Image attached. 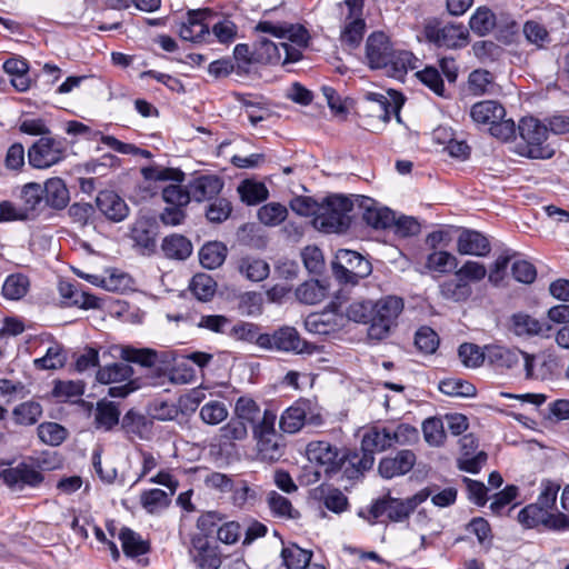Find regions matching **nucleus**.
Here are the masks:
<instances>
[{
  "label": "nucleus",
  "instance_id": "nucleus-1",
  "mask_svg": "<svg viewBox=\"0 0 569 569\" xmlns=\"http://www.w3.org/2000/svg\"><path fill=\"white\" fill-rule=\"evenodd\" d=\"M365 58L370 69L385 70L388 77L396 79H403L417 62L412 52L393 49L389 37L382 31L372 32L367 38Z\"/></svg>",
  "mask_w": 569,
  "mask_h": 569
},
{
  "label": "nucleus",
  "instance_id": "nucleus-2",
  "mask_svg": "<svg viewBox=\"0 0 569 569\" xmlns=\"http://www.w3.org/2000/svg\"><path fill=\"white\" fill-rule=\"evenodd\" d=\"M353 209L351 198L342 194H333L326 198L319 207L318 214L313 218L312 223L316 229L323 232H343L350 223V212Z\"/></svg>",
  "mask_w": 569,
  "mask_h": 569
},
{
  "label": "nucleus",
  "instance_id": "nucleus-3",
  "mask_svg": "<svg viewBox=\"0 0 569 569\" xmlns=\"http://www.w3.org/2000/svg\"><path fill=\"white\" fill-rule=\"evenodd\" d=\"M519 136L521 141L518 144L519 153L531 159H549L555 150L546 143L548 128L533 117H525L520 120Z\"/></svg>",
  "mask_w": 569,
  "mask_h": 569
},
{
  "label": "nucleus",
  "instance_id": "nucleus-4",
  "mask_svg": "<svg viewBox=\"0 0 569 569\" xmlns=\"http://www.w3.org/2000/svg\"><path fill=\"white\" fill-rule=\"evenodd\" d=\"M422 36L429 44L437 48L461 49L469 42V30L462 23H443L438 18L425 20Z\"/></svg>",
  "mask_w": 569,
  "mask_h": 569
},
{
  "label": "nucleus",
  "instance_id": "nucleus-5",
  "mask_svg": "<svg viewBox=\"0 0 569 569\" xmlns=\"http://www.w3.org/2000/svg\"><path fill=\"white\" fill-rule=\"evenodd\" d=\"M402 310L403 301L399 297L388 296L376 301L369 319V339L380 341L388 338Z\"/></svg>",
  "mask_w": 569,
  "mask_h": 569
},
{
  "label": "nucleus",
  "instance_id": "nucleus-6",
  "mask_svg": "<svg viewBox=\"0 0 569 569\" xmlns=\"http://www.w3.org/2000/svg\"><path fill=\"white\" fill-rule=\"evenodd\" d=\"M274 422L276 415L271 410H264L261 421L253 427L258 456L266 462L278 461L286 452V440L276 431Z\"/></svg>",
  "mask_w": 569,
  "mask_h": 569
},
{
  "label": "nucleus",
  "instance_id": "nucleus-7",
  "mask_svg": "<svg viewBox=\"0 0 569 569\" xmlns=\"http://www.w3.org/2000/svg\"><path fill=\"white\" fill-rule=\"evenodd\" d=\"M372 271L371 263L357 251L340 249L332 261V272L341 283L357 284Z\"/></svg>",
  "mask_w": 569,
  "mask_h": 569
},
{
  "label": "nucleus",
  "instance_id": "nucleus-8",
  "mask_svg": "<svg viewBox=\"0 0 569 569\" xmlns=\"http://www.w3.org/2000/svg\"><path fill=\"white\" fill-rule=\"evenodd\" d=\"M301 48L286 41L276 43L264 37H259L254 43V59L262 64H287L301 59Z\"/></svg>",
  "mask_w": 569,
  "mask_h": 569
},
{
  "label": "nucleus",
  "instance_id": "nucleus-9",
  "mask_svg": "<svg viewBox=\"0 0 569 569\" xmlns=\"http://www.w3.org/2000/svg\"><path fill=\"white\" fill-rule=\"evenodd\" d=\"M410 515V507H407L406 501L392 498L389 493L375 500L367 510L361 509L358 512L359 517L370 523L386 520L400 522Z\"/></svg>",
  "mask_w": 569,
  "mask_h": 569
},
{
  "label": "nucleus",
  "instance_id": "nucleus-10",
  "mask_svg": "<svg viewBox=\"0 0 569 569\" xmlns=\"http://www.w3.org/2000/svg\"><path fill=\"white\" fill-rule=\"evenodd\" d=\"M261 343L262 349L268 351L293 355L309 352V343L291 326H281L271 332H264Z\"/></svg>",
  "mask_w": 569,
  "mask_h": 569
},
{
  "label": "nucleus",
  "instance_id": "nucleus-11",
  "mask_svg": "<svg viewBox=\"0 0 569 569\" xmlns=\"http://www.w3.org/2000/svg\"><path fill=\"white\" fill-rule=\"evenodd\" d=\"M211 18H218V13L209 8L188 11L179 27L180 38L194 43H212Z\"/></svg>",
  "mask_w": 569,
  "mask_h": 569
},
{
  "label": "nucleus",
  "instance_id": "nucleus-12",
  "mask_svg": "<svg viewBox=\"0 0 569 569\" xmlns=\"http://www.w3.org/2000/svg\"><path fill=\"white\" fill-rule=\"evenodd\" d=\"M306 456L311 463L322 467L328 477H332L341 470L346 452L328 441L315 440L307 445Z\"/></svg>",
  "mask_w": 569,
  "mask_h": 569
},
{
  "label": "nucleus",
  "instance_id": "nucleus-13",
  "mask_svg": "<svg viewBox=\"0 0 569 569\" xmlns=\"http://www.w3.org/2000/svg\"><path fill=\"white\" fill-rule=\"evenodd\" d=\"M322 422L321 415L312 411L310 401L298 400L281 413L279 427L284 433L293 435L299 432L306 423L320 426Z\"/></svg>",
  "mask_w": 569,
  "mask_h": 569
},
{
  "label": "nucleus",
  "instance_id": "nucleus-14",
  "mask_svg": "<svg viewBox=\"0 0 569 569\" xmlns=\"http://www.w3.org/2000/svg\"><path fill=\"white\" fill-rule=\"evenodd\" d=\"M64 147L61 141L50 137H41L28 150L31 167L46 169L57 164L64 158Z\"/></svg>",
  "mask_w": 569,
  "mask_h": 569
},
{
  "label": "nucleus",
  "instance_id": "nucleus-15",
  "mask_svg": "<svg viewBox=\"0 0 569 569\" xmlns=\"http://www.w3.org/2000/svg\"><path fill=\"white\" fill-rule=\"evenodd\" d=\"M349 9V16L346 19L345 27L341 31V43L350 49L357 48L365 34L366 22L362 19V0H346Z\"/></svg>",
  "mask_w": 569,
  "mask_h": 569
},
{
  "label": "nucleus",
  "instance_id": "nucleus-16",
  "mask_svg": "<svg viewBox=\"0 0 569 569\" xmlns=\"http://www.w3.org/2000/svg\"><path fill=\"white\" fill-rule=\"evenodd\" d=\"M257 32L268 33L279 40H288L295 47L305 48L308 44L309 34L305 27L291 23H274L259 21L254 27Z\"/></svg>",
  "mask_w": 569,
  "mask_h": 569
},
{
  "label": "nucleus",
  "instance_id": "nucleus-17",
  "mask_svg": "<svg viewBox=\"0 0 569 569\" xmlns=\"http://www.w3.org/2000/svg\"><path fill=\"white\" fill-rule=\"evenodd\" d=\"M43 480L44 477L40 470L33 465L22 461L8 470L6 485L12 490L21 491L27 487L38 488Z\"/></svg>",
  "mask_w": 569,
  "mask_h": 569
},
{
  "label": "nucleus",
  "instance_id": "nucleus-18",
  "mask_svg": "<svg viewBox=\"0 0 569 569\" xmlns=\"http://www.w3.org/2000/svg\"><path fill=\"white\" fill-rule=\"evenodd\" d=\"M192 557L199 569H219L221 557L218 547L207 539L206 536H193Z\"/></svg>",
  "mask_w": 569,
  "mask_h": 569
},
{
  "label": "nucleus",
  "instance_id": "nucleus-19",
  "mask_svg": "<svg viewBox=\"0 0 569 569\" xmlns=\"http://www.w3.org/2000/svg\"><path fill=\"white\" fill-rule=\"evenodd\" d=\"M509 330L519 338L528 339L536 336H548L551 327L528 313L517 312L509 319Z\"/></svg>",
  "mask_w": 569,
  "mask_h": 569
},
{
  "label": "nucleus",
  "instance_id": "nucleus-20",
  "mask_svg": "<svg viewBox=\"0 0 569 569\" xmlns=\"http://www.w3.org/2000/svg\"><path fill=\"white\" fill-rule=\"evenodd\" d=\"M457 251L462 256L486 257L491 251V244L483 233L463 229L457 238Z\"/></svg>",
  "mask_w": 569,
  "mask_h": 569
},
{
  "label": "nucleus",
  "instance_id": "nucleus-21",
  "mask_svg": "<svg viewBox=\"0 0 569 569\" xmlns=\"http://www.w3.org/2000/svg\"><path fill=\"white\" fill-rule=\"evenodd\" d=\"M99 211L110 221H123L129 214V207L126 201L114 191H100L96 198Z\"/></svg>",
  "mask_w": 569,
  "mask_h": 569
},
{
  "label": "nucleus",
  "instance_id": "nucleus-22",
  "mask_svg": "<svg viewBox=\"0 0 569 569\" xmlns=\"http://www.w3.org/2000/svg\"><path fill=\"white\" fill-rule=\"evenodd\" d=\"M416 459L412 450H400L395 457H386L380 460L379 473L386 479L406 475L413 468Z\"/></svg>",
  "mask_w": 569,
  "mask_h": 569
},
{
  "label": "nucleus",
  "instance_id": "nucleus-23",
  "mask_svg": "<svg viewBox=\"0 0 569 569\" xmlns=\"http://www.w3.org/2000/svg\"><path fill=\"white\" fill-rule=\"evenodd\" d=\"M359 207L363 210L362 219L368 226L387 229L395 224V212L389 208L379 207L373 199L362 197Z\"/></svg>",
  "mask_w": 569,
  "mask_h": 569
},
{
  "label": "nucleus",
  "instance_id": "nucleus-24",
  "mask_svg": "<svg viewBox=\"0 0 569 569\" xmlns=\"http://www.w3.org/2000/svg\"><path fill=\"white\" fill-rule=\"evenodd\" d=\"M223 186V180L216 174L196 177L188 184L191 199L197 202L212 200L221 192Z\"/></svg>",
  "mask_w": 569,
  "mask_h": 569
},
{
  "label": "nucleus",
  "instance_id": "nucleus-25",
  "mask_svg": "<svg viewBox=\"0 0 569 569\" xmlns=\"http://www.w3.org/2000/svg\"><path fill=\"white\" fill-rule=\"evenodd\" d=\"M366 99L377 104L379 111L378 117L382 121L388 122L391 114H396L398 120H400L399 112L405 102V98L401 93L395 90H389L388 96L380 92H368Z\"/></svg>",
  "mask_w": 569,
  "mask_h": 569
},
{
  "label": "nucleus",
  "instance_id": "nucleus-26",
  "mask_svg": "<svg viewBox=\"0 0 569 569\" xmlns=\"http://www.w3.org/2000/svg\"><path fill=\"white\" fill-rule=\"evenodd\" d=\"M393 447L391 437V425L373 426L362 437L361 451L365 453L385 451Z\"/></svg>",
  "mask_w": 569,
  "mask_h": 569
},
{
  "label": "nucleus",
  "instance_id": "nucleus-27",
  "mask_svg": "<svg viewBox=\"0 0 569 569\" xmlns=\"http://www.w3.org/2000/svg\"><path fill=\"white\" fill-rule=\"evenodd\" d=\"M158 224L150 218L138 219L132 229L131 238L137 246L151 253L157 248Z\"/></svg>",
  "mask_w": 569,
  "mask_h": 569
},
{
  "label": "nucleus",
  "instance_id": "nucleus-28",
  "mask_svg": "<svg viewBox=\"0 0 569 569\" xmlns=\"http://www.w3.org/2000/svg\"><path fill=\"white\" fill-rule=\"evenodd\" d=\"M506 116L505 107L496 100H483L472 104L470 117L477 126H491Z\"/></svg>",
  "mask_w": 569,
  "mask_h": 569
},
{
  "label": "nucleus",
  "instance_id": "nucleus-29",
  "mask_svg": "<svg viewBox=\"0 0 569 569\" xmlns=\"http://www.w3.org/2000/svg\"><path fill=\"white\" fill-rule=\"evenodd\" d=\"M487 360L497 369H512L520 365L522 350L500 345L486 346Z\"/></svg>",
  "mask_w": 569,
  "mask_h": 569
},
{
  "label": "nucleus",
  "instance_id": "nucleus-30",
  "mask_svg": "<svg viewBox=\"0 0 569 569\" xmlns=\"http://www.w3.org/2000/svg\"><path fill=\"white\" fill-rule=\"evenodd\" d=\"M438 289L441 299L455 303L466 302L472 295L471 284L457 276L440 282Z\"/></svg>",
  "mask_w": 569,
  "mask_h": 569
},
{
  "label": "nucleus",
  "instance_id": "nucleus-31",
  "mask_svg": "<svg viewBox=\"0 0 569 569\" xmlns=\"http://www.w3.org/2000/svg\"><path fill=\"white\" fill-rule=\"evenodd\" d=\"M375 457L371 453L346 452V458L341 470L343 477L349 480L360 478L365 471L370 470L373 466Z\"/></svg>",
  "mask_w": 569,
  "mask_h": 569
},
{
  "label": "nucleus",
  "instance_id": "nucleus-32",
  "mask_svg": "<svg viewBox=\"0 0 569 569\" xmlns=\"http://www.w3.org/2000/svg\"><path fill=\"white\" fill-rule=\"evenodd\" d=\"M44 207L63 209L69 201V191L60 178H51L42 187Z\"/></svg>",
  "mask_w": 569,
  "mask_h": 569
},
{
  "label": "nucleus",
  "instance_id": "nucleus-33",
  "mask_svg": "<svg viewBox=\"0 0 569 569\" xmlns=\"http://www.w3.org/2000/svg\"><path fill=\"white\" fill-rule=\"evenodd\" d=\"M20 206L30 218L44 208L42 186L36 182L24 184L19 194Z\"/></svg>",
  "mask_w": 569,
  "mask_h": 569
},
{
  "label": "nucleus",
  "instance_id": "nucleus-34",
  "mask_svg": "<svg viewBox=\"0 0 569 569\" xmlns=\"http://www.w3.org/2000/svg\"><path fill=\"white\" fill-rule=\"evenodd\" d=\"M161 249L169 259L184 260L192 253V243L184 236L173 233L163 239Z\"/></svg>",
  "mask_w": 569,
  "mask_h": 569
},
{
  "label": "nucleus",
  "instance_id": "nucleus-35",
  "mask_svg": "<svg viewBox=\"0 0 569 569\" xmlns=\"http://www.w3.org/2000/svg\"><path fill=\"white\" fill-rule=\"evenodd\" d=\"M458 259L455 254L446 250H433L426 258L425 267L431 272L447 274L456 271Z\"/></svg>",
  "mask_w": 569,
  "mask_h": 569
},
{
  "label": "nucleus",
  "instance_id": "nucleus-36",
  "mask_svg": "<svg viewBox=\"0 0 569 569\" xmlns=\"http://www.w3.org/2000/svg\"><path fill=\"white\" fill-rule=\"evenodd\" d=\"M120 410L114 402L101 400L94 411V423L99 429L111 430L119 423Z\"/></svg>",
  "mask_w": 569,
  "mask_h": 569
},
{
  "label": "nucleus",
  "instance_id": "nucleus-37",
  "mask_svg": "<svg viewBox=\"0 0 569 569\" xmlns=\"http://www.w3.org/2000/svg\"><path fill=\"white\" fill-rule=\"evenodd\" d=\"M228 336L238 341L254 343L262 349L261 341L264 333L260 332V328L256 323L239 321L229 328Z\"/></svg>",
  "mask_w": 569,
  "mask_h": 569
},
{
  "label": "nucleus",
  "instance_id": "nucleus-38",
  "mask_svg": "<svg viewBox=\"0 0 569 569\" xmlns=\"http://www.w3.org/2000/svg\"><path fill=\"white\" fill-rule=\"evenodd\" d=\"M210 33L212 34V42L217 40L222 44H229L236 40L238 27L230 19L218 14V18H211Z\"/></svg>",
  "mask_w": 569,
  "mask_h": 569
},
{
  "label": "nucleus",
  "instance_id": "nucleus-39",
  "mask_svg": "<svg viewBox=\"0 0 569 569\" xmlns=\"http://www.w3.org/2000/svg\"><path fill=\"white\" fill-rule=\"evenodd\" d=\"M328 295L327 287L319 280H309L296 289L297 299L305 305H317Z\"/></svg>",
  "mask_w": 569,
  "mask_h": 569
},
{
  "label": "nucleus",
  "instance_id": "nucleus-40",
  "mask_svg": "<svg viewBox=\"0 0 569 569\" xmlns=\"http://www.w3.org/2000/svg\"><path fill=\"white\" fill-rule=\"evenodd\" d=\"M133 369L126 362H116L110 366L102 367L97 372V380L100 383L109 385L113 382H122L131 379Z\"/></svg>",
  "mask_w": 569,
  "mask_h": 569
},
{
  "label": "nucleus",
  "instance_id": "nucleus-41",
  "mask_svg": "<svg viewBox=\"0 0 569 569\" xmlns=\"http://www.w3.org/2000/svg\"><path fill=\"white\" fill-rule=\"evenodd\" d=\"M226 256V246L218 241L203 244L199 251L201 266L211 270L220 267L223 263Z\"/></svg>",
  "mask_w": 569,
  "mask_h": 569
},
{
  "label": "nucleus",
  "instance_id": "nucleus-42",
  "mask_svg": "<svg viewBox=\"0 0 569 569\" xmlns=\"http://www.w3.org/2000/svg\"><path fill=\"white\" fill-rule=\"evenodd\" d=\"M469 27L473 33L483 37L496 27V14L488 7H479L469 20Z\"/></svg>",
  "mask_w": 569,
  "mask_h": 569
},
{
  "label": "nucleus",
  "instance_id": "nucleus-43",
  "mask_svg": "<svg viewBox=\"0 0 569 569\" xmlns=\"http://www.w3.org/2000/svg\"><path fill=\"white\" fill-rule=\"evenodd\" d=\"M119 539L122 545V550L128 557L134 558L149 551V543L142 540L141 537L130 528H122L119 533Z\"/></svg>",
  "mask_w": 569,
  "mask_h": 569
},
{
  "label": "nucleus",
  "instance_id": "nucleus-44",
  "mask_svg": "<svg viewBox=\"0 0 569 569\" xmlns=\"http://www.w3.org/2000/svg\"><path fill=\"white\" fill-rule=\"evenodd\" d=\"M239 271L250 281H262L270 272L269 264L259 258L244 257L239 262Z\"/></svg>",
  "mask_w": 569,
  "mask_h": 569
},
{
  "label": "nucleus",
  "instance_id": "nucleus-45",
  "mask_svg": "<svg viewBox=\"0 0 569 569\" xmlns=\"http://www.w3.org/2000/svg\"><path fill=\"white\" fill-rule=\"evenodd\" d=\"M41 416V405L32 400L21 402L12 410L13 420L20 426H32L38 422Z\"/></svg>",
  "mask_w": 569,
  "mask_h": 569
},
{
  "label": "nucleus",
  "instance_id": "nucleus-46",
  "mask_svg": "<svg viewBox=\"0 0 569 569\" xmlns=\"http://www.w3.org/2000/svg\"><path fill=\"white\" fill-rule=\"evenodd\" d=\"M66 360L63 347L56 342L47 349L43 357L34 359L33 363L40 370H56L62 368Z\"/></svg>",
  "mask_w": 569,
  "mask_h": 569
},
{
  "label": "nucleus",
  "instance_id": "nucleus-47",
  "mask_svg": "<svg viewBox=\"0 0 569 569\" xmlns=\"http://www.w3.org/2000/svg\"><path fill=\"white\" fill-rule=\"evenodd\" d=\"M29 279L21 273H13L7 277L1 291L4 298L9 300H19L23 298L29 290Z\"/></svg>",
  "mask_w": 569,
  "mask_h": 569
},
{
  "label": "nucleus",
  "instance_id": "nucleus-48",
  "mask_svg": "<svg viewBox=\"0 0 569 569\" xmlns=\"http://www.w3.org/2000/svg\"><path fill=\"white\" fill-rule=\"evenodd\" d=\"M190 290L198 300L206 302L213 298L217 283L210 276L197 273L191 280Z\"/></svg>",
  "mask_w": 569,
  "mask_h": 569
},
{
  "label": "nucleus",
  "instance_id": "nucleus-49",
  "mask_svg": "<svg viewBox=\"0 0 569 569\" xmlns=\"http://www.w3.org/2000/svg\"><path fill=\"white\" fill-rule=\"evenodd\" d=\"M281 557L287 569H303L311 561L312 552L292 545L282 549Z\"/></svg>",
  "mask_w": 569,
  "mask_h": 569
},
{
  "label": "nucleus",
  "instance_id": "nucleus-50",
  "mask_svg": "<svg viewBox=\"0 0 569 569\" xmlns=\"http://www.w3.org/2000/svg\"><path fill=\"white\" fill-rule=\"evenodd\" d=\"M458 357L465 367L478 368L487 360V350L486 347L482 350L475 343L465 342L458 348Z\"/></svg>",
  "mask_w": 569,
  "mask_h": 569
},
{
  "label": "nucleus",
  "instance_id": "nucleus-51",
  "mask_svg": "<svg viewBox=\"0 0 569 569\" xmlns=\"http://www.w3.org/2000/svg\"><path fill=\"white\" fill-rule=\"evenodd\" d=\"M238 192L243 202L249 206L258 204L268 198V189L261 182L243 181L238 187Z\"/></svg>",
  "mask_w": 569,
  "mask_h": 569
},
{
  "label": "nucleus",
  "instance_id": "nucleus-52",
  "mask_svg": "<svg viewBox=\"0 0 569 569\" xmlns=\"http://www.w3.org/2000/svg\"><path fill=\"white\" fill-rule=\"evenodd\" d=\"M548 513V509H545L538 505L530 503L522 508L518 513V521L528 529L537 528L539 526H543L546 521V517Z\"/></svg>",
  "mask_w": 569,
  "mask_h": 569
},
{
  "label": "nucleus",
  "instance_id": "nucleus-53",
  "mask_svg": "<svg viewBox=\"0 0 569 569\" xmlns=\"http://www.w3.org/2000/svg\"><path fill=\"white\" fill-rule=\"evenodd\" d=\"M200 418L206 425L217 426L228 417V409L222 401L210 400L200 409Z\"/></svg>",
  "mask_w": 569,
  "mask_h": 569
},
{
  "label": "nucleus",
  "instance_id": "nucleus-54",
  "mask_svg": "<svg viewBox=\"0 0 569 569\" xmlns=\"http://www.w3.org/2000/svg\"><path fill=\"white\" fill-rule=\"evenodd\" d=\"M37 431L39 439L50 446H59L68 435L67 429L57 422H43L39 425Z\"/></svg>",
  "mask_w": 569,
  "mask_h": 569
},
{
  "label": "nucleus",
  "instance_id": "nucleus-55",
  "mask_svg": "<svg viewBox=\"0 0 569 569\" xmlns=\"http://www.w3.org/2000/svg\"><path fill=\"white\" fill-rule=\"evenodd\" d=\"M141 506L149 512L154 513L169 506V495L161 489L146 490L140 496Z\"/></svg>",
  "mask_w": 569,
  "mask_h": 569
},
{
  "label": "nucleus",
  "instance_id": "nucleus-56",
  "mask_svg": "<svg viewBox=\"0 0 569 569\" xmlns=\"http://www.w3.org/2000/svg\"><path fill=\"white\" fill-rule=\"evenodd\" d=\"M287 214V208L278 202L267 203L258 210V218L260 222L270 227L280 224L286 220Z\"/></svg>",
  "mask_w": 569,
  "mask_h": 569
},
{
  "label": "nucleus",
  "instance_id": "nucleus-57",
  "mask_svg": "<svg viewBox=\"0 0 569 569\" xmlns=\"http://www.w3.org/2000/svg\"><path fill=\"white\" fill-rule=\"evenodd\" d=\"M267 502L271 512L277 517L296 518L298 515L291 501L274 490L268 493Z\"/></svg>",
  "mask_w": 569,
  "mask_h": 569
},
{
  "label": "nucleus",
  "instance_id": "nucleus-58",
  "mask_svg": "<svg viewBox=\"0 0 569 569\" xmlns=\"http://www.w3.org/2000/svg\"><path fill=\"white\" fill-rule=\"evenodd\" d=\"M439 390L452 397H472L476 395V387L461 379H445L439 385Z\"/></svg>",
  "mask_w": 569,
  "mask_h": 569
},
{
  "label": "nucleus",
  "instance_id": "nucleus-59",
  "mask_svg": "<svg viewBox=\"0 0 569 569\" xmlns=\"http://www.w3.org/2000/svg\"><path fill=\"white\" fill-rule=\"evenodd\" d=\"M121 358L127 362L139 363L143 367H152L157 362V352L149 348L137 349L126 347L121 350Z\"/></svg>",
  "mask_w": 569,
  "mask_h": 569
},
{
  "label": "nucleus",
  "instance_id": "nucleus-60",
  "mask_svg": "<svg viewBox=\"0 0 569 569\" xmlns=\"http://www.w3.org/2000/svg\"><path fill=\"white\" fill-rule=\"evenodd\" d=\"M425 440L435 447H439L446 439L443 422L439 418H428L422 423Z\"/></svg>",
  "mask_w": 569,
  "mask_h": 569
},
{
  "label": "nucleus",
  "instance_id": "nucleus-61",
  "mask_svg": "<svg viewBox=\"0 0 569 569\" xmlns=\"http://www.w3.org/2000/svg\"><path fill=\"white\" fill-rule=\"evenodd\" d=\"M236 418L244 423H254L260 415V407L249 397H240L234 406Z\"/></svg>",
  "mask_w": 569,
  "mask_h": 569
},
{
  "label": "nucleus",
  "instance_id": "nucleus-62",
  "mask_svg": "<svg viewBox=\"0 0 569 569\" xmlns=\"http://www.w3.org/2000/svg\"><path fill=\"white\" fill-rule=\"evenodd\" d=\"M493 82V76L483 69L473 70L468 78L469 91L475 96H482L489 91Z\"/></svg>",
  "mask_w": 569,
  "mask_h": 569
},
{
  "label": "nucleus",
  "instance_id": "nucleus-63",
  "mask_svg": "<svg viewBox=\"0 0 569 569\" xmlns=\"http://www.w3.org/2000/svg\"><path fill=\"white\" fill-rule=\"evenodd\" d=\"M162 198L168 206L184 208L191 201L189 187L169 184L162 190Z\"/></svg>",
  "mask_w": 569,
  "mask_h": 569
},
{
  "label": "nucleus",
  "instance_id": "nucleus-64",
  "mask_svg": "<svg viewBox=\"0 0 569 569\" xmlns=\"http://www.w3.org/2000/svg\"><path fill=\"white\" fill-rule=\"evenodd\" d=\"M416 347L423 353H433L439 347V337L430 327H421L415 336Z\"/></svg>",
  "mask_w": 569,
  "mask_h": 569
}]
</instances>
